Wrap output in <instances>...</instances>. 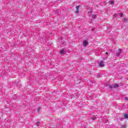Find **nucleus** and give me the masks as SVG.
Segmentation results:
<instances>
[{
	"mask_svg": "<svg viewBox=\"0 0 128 128\" xmlns=\"http://www.w3.org/2000/svg\"><path fill=\"white\" fill-rule=\"evenodd\" d=\"M122 50L120 49H118V50H117L116 51V56H120V54H122Z\"/></svg>",
	"mask_w": 128,
	"mask_h": 128,
	"instance_id": "nucleus-1",
	"label": "nucleus"
},
{
	"mask_svg": "<svg viewBox=\"0 0 128 128\" xmlns=\"http://www.w3.org/2000/svg\"><path fill=\"white\" fill-rule=\"evenodd\" d=\"M88 10V16H92V8H89Z\"/></svg>",
	"mask_w": 128,
	"mask_h": 128,
	"instance_id": "nucleus-2",
	"label": "nucleus"
},
{
	"mask_svg": "<svg viewBox=\"0 0 128 128\" xmlns=\"http://www.w3.org/2000/svg\"><path fill=\"white\" fill-rule=\"evenodd\" d=\"M88 41L86 40H84L83 43H82L83 46L86 47V46H88Z\"/></svg>",
	"mask_w": 128,
	"mask_h": 128,
	"instance_id": "nucleus-3",
	"label": "nucleus"
},
{
	"mask_svg": "<svg viewBox=\"0 0 128 128\" xmlns=\"http://www.w3.org/2000/svg\"><path fill=\"white\" fill-rule=\"evenodd\" d=\"M99 66H100L101 68H104V62H100L99 64Z\"/></svg>",
	"mask_w": 128,
	"mask_h": 128,
	"instance_id": "nucleus-4",
	"label": "nucleus"
},
{
	"mask_svg": "<svg viewBox=\"0 0 128 128\" xmlns=\"http://www.w3.org/2000/svg\"><path fill=\"white\" fill-rule=\"evenodd\" d=\"M66 54V51H64V49H62L60 50V54Z\"/></svg>",
	"mask_w": 128,
	"mask_h": 128,
	"instance_id": "nucleus-5",
	"label": "nucleus"
},
{
	"mask_svg": "<svg viewBox=\"0 0 128 128\" xmlns=\"http://www.w3.org/2000/svg\"><path fill=\"white\" fill-rule=\"evenodd\" d=\"M78 8H80V6H76V12H76V14H78L79 11H78Z\"/></svg>",
	"mask_w": 128,
	"mask_h": 128,
	"instance_id": "nucleus-6",
	"label": "nucleus"
},
{
	"mask_svg": "<svg viewBox=\"0 0 128 128\" xmlns=\"http://www.w3.org/2000/svg\"><path fill=\"white\" fill-rule=\"evenodd\" d=\"M124 118H128V114H124Z\"/></svg>",
	"mask_w": 128,
	"mask_h": 128,
	"instance_id": "nucleus-7",
	"label": "nucleus"
},
{
	"mask_svg": "<svg viewBox=\"0 0 128 128\" xmlns=\"http://www.w3.org/2000/svg\"><path fill=\"white\" fill-rule=\"evenodd\" d=\"M114 3V2L112 0L110 1L109 2V4H112Z\"/></svg>",
	"mask_w": 128,
	"mask_h": 128,
	"instance_id": "nucleus-8",
	"label": "nucleus"
},
{
	"mask_svg": "<svg viewBox=\"0 0 128 128\" xmlns=\"http://www.w3.org/2000/svg\"><path fill=\"white\" fill-rule=\"evenodd\" d=\"M118 84H115L114 86V88H118Z\"/></svg>",
	"mask_w": 128,
	"mask_h": 128,
	"instance_id": "nucleus-9",
	"label": "nucleus"
},
{
	"mask_svg": "<svg viewBox=\"0 0 128 128\" xmlns=\"http://www.w3.org/2000/svg\"><path fill=\"white\" fill-rule=\"evenodd\" d=\"M60 12V10H56L55 14H58Z\"/></svg>",
	"mask_w": 128,
	"mask_h": 128,
	"instance_id": "nucleus-10",
	"label": "nucleus"
},
{
	"mask_svg": "<svg viewBox=\"0 0 128 128\" xmlns=\"http://www.w3.org/2000/svg\"><path fill=\"white\" fill-rule=\"evenodd\" d=\"M40 122H37L36 123V126H40Z\"/></svg>",
	"mask_w": 128,
	"mask_h": 128,
	"instance_id": "nucleus-11",
	"label": "nucleus"
},
{
	"mask_svg": "<svg viewBox=\"0 0 128 128\" xmlns=\"http://www.w3.org/2000/svg\"><path fill=\"white\" fill-rule=\"evenodd\" d=\"M38 112H40V108H38L37 109Z\"/></svg>",
	"mask_w": 128,
	"mask_h": 128,
	"instance_id": "nucleus-12",
	"label": "nucleus"
},
{
	"mask_svg": "<svg viewBox=\"0 0 128 128\" xmlns=\"http://www.w3.org/2000/svg\"><path fill=\"white\" fill-rule=\"evenodd\" d=\"M124 22H128V19L126 18H124Z\"/></svg>",
	"mask_w": 128,
	"mask_h": 128,
	"instance_id": "nucleus-13",
	"label": "nucleus"
},
{
	"mask_svg": "<svg viewBox=\"0 0 128 128\" xmlns=\"http://www.w3.org/2000/svg\"><path fill=\"white\" fill-rule=\"evenodd\" d=\"M124 16V14L122 13L120 14V16L122 17Z\"/></svg>",
	"mask_w": 128,
	"mask_h": 128,
	"instance_id": "nucleus-14",
	"label": "nucleus"
},
{
	"mask_svg": "<svg viewBox=\"0 0 128 128\" xmlns=\"http://www.w3.org/2000/svg\"><path fill=\"white\" fill-rule=\"evenodd\" d=\"M16 95H14L13 98H14V100H16Z\"/></svg>",
	"mask_w": 128,
	"mask_h": 128,
	"instance_id": "nucleus-15",
	"label": "nucleus"
},
{
	"mask_svg": "<svg viewBox=\"0 0 128 128\" xmlns=\"http://www.w3.org/2000/svg\"><path fill=\"white\" fill-rule=\"evenodd\" d=\"M125 100H128V97H126V98H125Z\"/></svg>",
	"mask_w": 128,
	"mask_h": 128,
	"instance_id": "nucleus-16",
	"label": "nucleus"
},
{
	"mask_svg": "<svg viewBox=\"0 0 128 128\" xmlns=\"http://www.w3.org/2000/svg\"><path fill=\"white\" fill-rule=\"evenodd\" d=\"M92 120H96V118H92Z\"/></svg>",
	"mask_w": 128,
	"mask_h": 128,
	"instance_id": "nucleus-17",
	"label": "nucleus"
},
{
	"mask_svg": "<svg viewBox=\"0 0 128 128\" xmlns=\"http://www.w3.org/2000/svg\"><path fill=\"white\" fill-rule=\"evenodd\" d=\"M94 16H92V18H94Z\"/></svg>",
	"mask_w": 128,
	"mask_h": 128,
	"instance_id": "nucleus-18",
	"label": "nucleus"
},
{
	"mask_svg": "<svg viewBox=\"0 0 128 128\" xmlns=\"http://www.w3.org/2000/svg\"><path fill=\"white\" fill-rule=\"evenodd\" d=\"M60 38H62V37H58V40H60Z\"/></svg>",
	"mask_w": 128,
	"mask_h": 128,
	"instance_id": "nucleus-19",
	"label": "nucleus"
},
{
	"mask_svg": "<svg viewBox=\"0 0 128 128\" xmlns=\"http://www.w3.org/2000/svg\"><path fill=\"white\" fill-rule=\"evenodd\" d=\"M106 54H108V52H106Z\"/></svg>",
	"mask_w": 128,
	"mask_h": 128,
	"instance_id": "nucleus-20",
	"label": "nucleus"
},
{
	"mask_svg": "<svg viewBox=\"0 0 128 128\" xmlns=\"http://www.w3.org/2000/svg\"><path fill=\"white\" fill-rule=\"evenodd\" d=\"M110 88H112V86H110Z\"/></svg>",
	"mask_w": 128,
	"mask_h": 128,
	"instance_id": "nucleus-21",
	"label": "nucleus"
}]
</instances>
